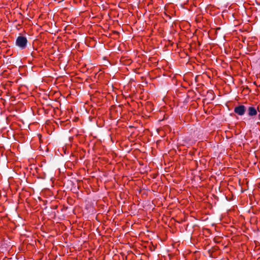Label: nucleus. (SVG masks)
<instances>
[{
	"label": "nucleus",
	"instance_id": "nucleus-2",
	"mask_svg": "<svg viewBox=\"0 0 260 260\" xmlns=\"http://www.w3.org/2000/svg\"><path fill=\"white\" fill-rule=\"evenodd\" d=\"M246 108L244 105H240L235 107L234 108V112L240 116L243 115L245 113Z\"/></svg>",
	"mask_w": 260,
	"mask_h": 260
},
{
	"label": "nucleus",
	"instance_id": "nucleus-1",
	"mask_svg": "<svg viewBox=\"0 0 260 260\" xmlns=\"http://www.w3.org/2000/svg\"><path fill=\"white\" fill-rule=\"evenodd\" d=\"M27 43V39L23 36H19L16 41V45L19 47L21 49L26 48Z\"/></svg>",
	"mask_w": 260,
	"mask_h": 260
},
{
	"label": "nucleus",
	"instance_id": "nucleus-3",
	"mask_svg": "<svg viewBox=\"0 0 260 260\" xmlns=\"http://www.w3.org/2000/svg\"><path fill=\"white\" fill-rule=\"evenodd\" d=\"M247 113L249 116H255L257 114L256 109L253 106H250L248 108Z\"/></svg>",
	"mask_w": 260,
	"mask_h": 260
}]
</instances>
